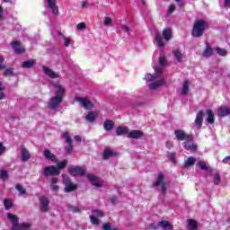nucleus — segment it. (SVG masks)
I'll return each mask as SVG.
<instances>
[{"label": "nucleus", "mask_w": 230, "mask_h": 230, "mask_svg": "<svg viewBox=\"0 0 230 230\" xmlns=\"http://www.w3.org/2000/svg\"><path fill=\"white\" fill-rule=\"evenodd\" d=\"M154 69L155 75L147 73L144 77L146 82H151L149 84V89L151 91H155L156 89L163 87V85H166V75H164V72H163V68L154 67Z\"/></svg>", "instance_id": "nucleus-1"}, {"label": "nucleus", "mask_w": 230, "mask_h": 230, "mask_svg": "<svg viewBox=\"0 0 230 230\" xmlns=\"http://www.w3.org/2000/svg\"><path fill=\"white\" fill-rule=\"evenodd\" d=\"M50 89L55 93V96L49 100V107L53 110L58 109V107H60V103H62L64 100V96H66V87L57 82L50 84Z\"/></svg>", "instance_id": "nucleus-2"}, {"label": "nucleus", "mask_w": 230, "mask_h": 230, "mask_svg": "<svg viewBox=\"0 0 230 230\" xmlns=\"http://www.w3.org/2000/svg\"><path fill=\"white\" fill-rule=\"evenodd\" d=\"M7 218L13 224V230H28L31 227V224L30 223H19V218L15 215L8 213Z\"/></svg>", "instance_id": "nucleus-3"}, {"label": "nucleus", "mask_w": 230, "mask_h": 230, "mask_svg": "<svg viewBox=\"0 0 230 230\" xmlns=\"http://www.w3.org/2000/svg\"><path fill=\"white\" fill-rule=\"evenodd\" d=\"M206 26H208V24L206 23V22L202 20L196 22L192 29V36L202 37V35H204V31L206 30Z\"/></svg>", "instance_id": "nucleus-4"}, {"label": "nucleus", "mask_w": 230, "mask_h": 230, "mask_svg": "<svg viewBox=\"0 0 230 230\" xmlns=\"http://www.w3.org/2000/svg\"><path fill=\"white\" fill-rule=\"evenodd\" d=\"M63 177V184L65 186L64 191L65 193H71V191H75L78 185L71 181V179L67 177L66 174H62Z\"/></svg>", "instance_id": "nucleus-5"}, {"label": "nucleus", "mask_w": 230, "mask_h": 230, "mask_svg": "<svg viewBox=\"0 0 230 230\" xmlns=\"http://www.w3.org/2000/svg\"><path fill=\"white\" fill-rule=\"evenodd\" d=\"M153 186H158L160 188L161 193L166 195V190H168V183L164 181V175L159 173L156 181L153 183Z\"/></svg>", "instance_id": "nucleus-6"}, {"label": "nucleus", "mask_w": 230, "mask_h": 230, "mask_svg": "<svg viewBox=\"0 0 230 230\" xmlns=\"http://www.w3.org/2000/svg\"><path fill=\"white\" fill-rule=\"evenodd\" d=\"M75 101L81 105L84 109H86L87 111L93 109L94 107V103L89 100L87 97H75Z\"/></svg>", "instance_id": "nucleus-7"}, {"label": "nucleus", "mask_w": 230, "mask_h": 230, "mask_svg": "<svg viewBox=\"0 0 230 230\" xmlns=\"http://www.w3.org/2000/svg\"><path fill=\"white\" fill-rule=\"evenodd\" d=\"M43 175H45V177H54L55 175H60V170L55 167V165H49L43 169Z\"/></svg>", "instance_id": "nucleus-8"}, {"label": "nucleus", "mask_w": 230, "mask_h": 230, "mask_svg": "<svg viewBox=\"0 0 230 230\" xmlns=\"http://www.w3.org/2000/svg\"><path fill=\"white\" fill-rule=\"evenodd\" d=\"M87 178L90 181L91 184H93V186H95V188H103V180L98 178V176L88 174Z\"/></svg>", "instance_id": "nucleus-9"}, {"label": "nucleus", "mask_w": 230, "mask_h": 230, "mask_svg": "<svg viewBox=\"0 0 230 230\" xmlns=\"http://www.w3.org/2000/svg\"><path fill=\"white\" fill-rule=\"evenodd\" d=\"M92 213L93 215L90 216L91 223L93 224V226H98V224H100L98 218L104 217L103 212L102 210H93Z\"/></svg>", "instance_id": "nucleus-10"}, {"label": "nucleus", "mask_w": 230, "mask_h": 230, "mask_svg": "<svg viewBox=\"0 0 230 230\" xmlns=\"http://www.w3.org/2000/svg\"><path fill=\"white\" fill-rule=\"evenodd\" d=\"M68 172L73 177H76V175H79L80 177H84V175H85V171L78 166H70L68 168Z\"/></svg>", "instance_id": "nucleus-11"}, {"label": "nucleus", "mask_w": 230, "mask_h": 230, "mask_svg": "<svg viewBox=\"0 0 230 230\" xmlns=\"http://www.w3.org/2000/svg\"><path fill=\"white\" fill-rule=\"evenodd\" d=\"M63 137L66 139V142L67 143V146L65 148V150L66 154H71V152H73V139L67 132H65L63 134Z\"/></svg>", "instance_id": "nucleus-12"}, {"label": "nucleus", "mask_w": 230, "mask_h": 230, "mask_svg": "<svg viewBox=\"0 0 230 230\" xmlns=\"http://www.w3.org/2000/svg\"><path fill=\"white\" fill-rule=\"evenodd\" d=\"M172 57L176 62H179V64H182V62H184V54L180 49H175L172 50Z\"/></svg>", "instance_id": "nucleus-13"}, {"label": "nucleus", "mask_w": 230, "mask_h": 230, "mask_svg": "<svg viewBox=\"0 0 230 230\" xmlns=\"http://www.w3.org/2000/svg\"><path fill=\"white\" fill-rule=\"evenodd\" d=\"M203 121H204V111H199L197 113L196 119L194 120L195 128L198 130H200V128H202Z\"/></svg>", "instance_id": "nucleus-14"}, {"label": "nucleus", "mask_w": 230, "mask_h": 230, "mask_svg": "<svg viewBox=\"0 0 230 230\" xmlns=\"http://www.w3.org/2000/svg\"><path fill=\"white\" fill-rule=\"evenodd\" d=\"M162 36L164 37V40L165 42H170L172 39H173V32L171 28H166L162 31Z\"/></svg>", "instance_id": "nucleus-15"}, {"label": "nucleus", "mask_w": 230, "mask_h": 230, "mask_svg": "<svg viewBox=\"0 0 230 230\" xmlns=\"http://www.w3.org/2000/svg\"><path fill=\"white\" fill-rule=\"evenodd\" d=\"M144 133L141 130L134 129L128 133V137L130 139H139L143 137Z\"/></svg>", "instance_id": "nucleus-16"}, {"label": "nucleus", "mask_w": 230, "mask_h": 230, "mask_svg": "<svg viewBox=\"0 0 230 230\" xmlns=\"http://www.w3.org/2000/svg\"><path fill=\"white\" fill-rule=\"evenodd\" d=\"M12 48H13V51L16 52L18 55H20V53H24V51H25L23 46L21 45V42H19V41H13L12 43Z\"/></svg>", "instance_id": "nucleus-17"}, {"label": "nucleus", "mask_w": 230, "mask_h": 230, "mask_svg": "<svg viewBox=\"0 0 230 230\" xmlns=\"http://www.w3.org/2000/svg\"><path fill=\"white\" fill-rule=\"evenodd\" d=\"M44 157L49 159V161H52V163L57 164L58 163V159H57V156L49 151V149H46L43 153Z\"/></svg>", "instance_id": "nucleus-18"}, {"label": "nucleus", "mask_w": 230, "mask_h": 230, "mask_svg": "<svg viewBox=\"0 0 230 230\" xmlns=\"http://www.w3.org/2000/svg\"><path fill=\"white\" fill-rule=\"evenodd\" d=\"M229 114H230V108L229 107L221 106L217 110V116H219L220 118H224L226 116H229Z\"/></svg>", "instance_id": "nucleus-19"}, {"label": "nucleus", "mask_w": 230, "mask_h": 230, "mask_svg": "<svg viewBox=\"0 0 230 230\" xmlns=\"http://www.w3.org/2000/svg\"><path fill=\"white\" fill-rule=\"evenodd\" d=\"M49 207V199L46 197H41L40 199V211L46 213L48 211V208Z\"/></svg>", "instance_id": "nucleus-20"}, {"label": "nucleus", "mask_w": 230, "mask_h": 230, "mask_svg": "<svg viewBox=\"0 0 230 230\" xmlns=\"http://www.w3.org/2000/svg\"><path fill=\"white\" fill-rule=\"evenodd\" d=\"M43 73L49 76V78H58V74L48 66H43Z\"/></svg>", "instance_id": "nucleus-21"}, {"label": "nucleus", "mask_w": 230, "mask_h": 230, "mask_svg": "<svg viewBox=\"0 0 230 230\" xmlns=\"http://www.w3.org/2000/svg\"><path fill=\"white\" fill-rule=\"evenodd\" d=\"M174 136L176 139H178V141H184L188 139V135H186V133H184V131L181 129H176L174 131Z\"/></svg>", "instance_id": "nucleus-22"}, {"label": "nucleus", "mask_w": 230, "mask_h": 230, "mask_svg": "<svg viewBox=\"0 0 230 230\" xmlns=\"http://www.w3.org/2000/svg\"><path fill=\"white\" fill-rule=\"evenodd\" d=\"M155 42L158 48H164V46H166L164 44V40H163V36H161V33L159 32H156L155 35Z\"/></svg>", "instance_id": "nucleus-23"}, {"label": "nucleus", "mask_w": 230, "mask_h": 230, "mask_svg": "<svg viewBox=\"0 0 230 230\" xmlns=\"http://www.w3.org/2000/svg\"><path fill=\"white\" fill-rule=\"evenodd\" d=\"M184 148L185 150H190L191 152H195L197 150V145L193 144L191 138L184 142Z\"/></svg>", "instance_id": "nucleus-24"}, {"label": "nucleus", "mask_w": 230, "mask_h": 230, "mask_svg": "<svg viewBox=\"0 0 230 230\" xmlns=\"http://www.w3.org/2000/svg\"><path fill=\"white\" fill-rule=\"evenodd\" d=\"M50 190L52 191H54L55 193H58V191L60 190V187L58 186V178L51 179Z\"/></svg>", "instance_id": "nucleus-25"}, {"label": "nucleus", "mask_w": 230, "mask_h": 230, "mask_svg": "<svg viewBox=\"0 0 230 230\" xmlns=\"http://www.w3.org/2000/svg\"><path fill=\"white\" fill-rule=\"evenodd\" d=\"M47 3L50 10L53 11V13L57 15V13H58V6H57V0H47Z\"/></svg>", "instance_id": "nucleus-26"}, {"label": "nucleus", "mask_w": 230, "mask_h": 230, "mask_svg": "<svg viewBox=\"0 0 230 230\" xmlns=\"http://www.w3.org/2000/svg\"><path fill=\"white\" fill-rule=\"evenodd\" d=\"M96 118H98V112L97 111H90L85 116L86 121H89L90 123H94V121H96Z\"/></svg>", "instance_id": "nucleus-27"}, {"label": "nucleus", "mask_w": 230, "mask_h": 230, "mask_svg": "<svg viewBox=\"0 0 230 230\" xmlns=\"http://www.w3.org/2000/svg\"><path fill=\"white\" fill-rule=\"evenodd\" d=\"M158 226L162 227L164 230H172L173 229V225L170 224L168 221H161L158 223Z\"/></svg>", "instance_id": "nucleus-28"}, {"label": "nucleus", "mask_w": 230, "mask_h": 230, "mask_svg": "<svg viewBox=\"0 0 230 230\" xmlns=\"http://www.w3.org/2000/svg\"><path fill=\"white\" fill-rule=\"evenodd\" d=\"M189 92H190V82L184 81L182 84V87L180 91V94H182L184 96L188 94Z\"/></svg>", "instance_id": "nucleus-29"}, {"label": "nucleus", "mask_w": 230, "mask_h": 230, "mask_svg": "<svg viewBox=\"0 0 230 230\" xmlns=\"http://www.w3.org/2000/svg\"><path fill=\"white\" fill-rule=\"evenodd\" d=\"M30 157H31L30 151H28L26 147L22 146V161L26 162L30 159Z\"/></svg>", "instance_id": "nucleus-30"}, {"label": "nucleus", "mask_w": 230, "mask_h": 230, "mask_svg": "<svg viewBox=\"0 0 230 230\" xmlns=\"http://www.w3.org/2000/svg\"><path fill=\"white\" fill-rule=\"evenodd\" d=\"M187 222H188V230H197V227H199L197 221L193 219H188Z\"/></svg>", "instance_id": "nucleus-31"}, {"label": "nucleus", "mask_w": 230, "mask_h": 230, "mask_svg": "<svg viewBox=\"0 0 230 230\" xmlns=\"http://www.w3.org/2000/svg\"><path fill=\"white\" fill-rule=\"evenodd\" d=\"M114 155H116V152L111 149H106L103 152V159H111V157H114Z\"/></svg>", "instance_id": "nucleus-32"}, {"label": "nucleus", "mask_w": 230, "mask_h": 230, "mask_svg": "<svg viewBox=\"0 0 230 230\" xmlns=\"http://www.w3.org/2000/svg\"><path fill=\"white\" fill-rule=\"evenodd\" d=\"M104 130H107L108 132L112 130L114 128V121L112 120H106L103 124Z\"/></svg>", "instance_id": "nucleus-33"}, {"label": "nucleus", "mask_w": 230, "mask_h": 230, "mask_svg": "<svg viewBox=\"0 0 230 230\" xmlns=\"http://www.w3.org/2000/svg\"><path fill=\"white\" fill-rule=\"evenodd\" d=\"M207 121L208 123L213 124L215 123V115L211 110H207Z\"/></svg>", "instance_id": "nucleus-34"}, {"label": "nucleus", "mask_w": 230, "mask_h": 230, "mask_svg": "<svg viewBox=\"0 0 230 230\" xmlns=\"http://www.w3.org/2000/svg\"><path fill=\"white\" fill-rule=\"evenodd\" d=\"M58 34L62 37L63 40H64V46L66 48H69V46H71V40L66 36H64V34H62V32L58 31Z\"/></svg>", "instance_id": "nucleus-35"}, {"label": "nucleus", "mask_w": 230, "mask_h": 230, "mask_svg": "<svg viewBox=\"0 0 230 230\" xmlns=\"http://www.w3.org/2000/svg\"><path fill=\"white\" fill-rule=\"evenodd\" d=\"M123 134H128V127H119L117 128V136H123Z\"/></svg>", "instance_id": "nucleus-36"}, {"label": "nucleus", "mask_w": 230, "mask_h": 230, "mask_svg": "<svg viewBox=\"0 0 230 230\" xmlns=\"http://www.w3.org/2000/svg\"><path fill=\"white\" fill-rule=\"evenodd\" d=\"M197 162V159H195V157L190 156L189 157L186 161H185V166H193V164H195V163Z\"/></svg>", "instance_id": "nucleus-37"}, {"label": "nucleus", "mask_w": 230, "mask_h": 230, "mask_svg": "<svg viewBox=\"0 0 230 230\" xmlns=\"http://www.w3.org/2000/svg\"><path fill=\"white\" fill-rule=\"evenodd\" d=\"M33 66H35V60L34 59L24 61L22 63V67H25V68L33 67Z\"/></svg>", "instance_id": "nucleus-38"}, {"label": "nucleus", "mask_w": 230, "mask_h": 230, "mask_svg": "<svg viewBox=\"0 0 230 230\" xmlns=\"http://www.w3.org/2000/svg\"><path fill=\"white\" fill-rule=\"evenodd\" d=\"M4 206L5 209H12V207L13 206V202L10 199H5L4 200Z\"/></svg>", "instance_id": "nucleus-39"}, {"label": "nucleus", "mask_w": 230, "mask_h": 230, "mask_svg": "<svg viewBox=\"0 0 230 230\" xmlns=\"http://www.w3.org/2000/svg\"><path fill=\"white\" fill-rule=\"evenodd\" d=\"M159 64L160 66H166V56L164 54H160L159 56Z\"/></svg>", "instance_id": "nucleus-40"}, {"label": "nucleus", "mask_w": 230, "mask_h": 230, "mask_svg": "<svg viewBox=\"0 0 230 230\" xmlns=\"http://www.w3.org/2000/svg\"><path fill=\"white\" fill-rule=\"evenodd\" d=\"M0 179H2V181H6V179H8V172L0 170Z\"/></svg>", "instance_id": "nucleus-41"}, {"label": "nucleus", "mask_w": 230, "mask_h": 230, "mask_svg": "<svg viewBox=\"0 0 230 230\" xmlns=\"http://www.w3.org/2000/svg\"><path fill=\"white\" fill-rule=\"evenodd\" d=\"M211 55H213V49L210 47H207L203 53V57H211Z\"/></svg>", "instance_id": "nucleus-42"}, {"label": "nucleus", "mask_w": 230, "mask_h": 230, "mask_svg": "<svg viewBox=\"0 0 230 230\" xmlns=\"http://www.w3.org/2000/svg\"><path fill=\"white\" fill-rule=\"evenodd\" d=\"M66 166H67V160H64L63 162L58 163L57 168L60 172V170L66 168Z\"/></svg>", "instance_id": "nucleus-43"}, {"label": "nucleus", "mask_w": 230, "mask_h": 230, "mask_svg": "<svg viewBox=\"0 0 230 230\" xmlns=\"http://www.w3.org/2000/svg\"><path fill=\"white\" fill-rule=\"evenodd\" d=\"M15 189L17 190V191H19L20 195H26V190H24V188L21 185H16Z\"/></svg>", "instance_id": "nucleus-44"}, {"label": "nucleus", "mask_w": 230, "mask_h": 230, "mask_svg": "<svg viewBox=\"0 0 230 230\" xmlns=\"http://www.w3.org/2000/svg\"><path fill=\"white\" fill-rule=\"evenodd\" d=\"M216 51L218 55H220V57H226L227 55V50L224 49H217Z\"/></svg>", "instance_id": "nucleus-45"}, {"label": "nucleus", "mask_w": 230, "mask_h": 230, "mask_svg": "<svg viewBox=\"0 0 230 230\" xmlns=\"http://www.w3.org/2000/svg\"><path fill=\"white\" fill-rule=\"evenodd\" d=\"M198 166L200 168V170H208V164L205 162H199Z\"/></svg>", "instance_id": "nucleus-46"}, {"label": "nucleus", "mask_w": 230, "mask_h": 230, "mask_svg": "<svg viewBox=\"0 0 230 230\" xmlns=\"http://www.w3.org/2000/svg\"><path fill=\"white\" fill-rule=\"evenodd\" d=\"M102 229L103 230H118V228L116 227L112 228V226H111V223H106L105 225H103Z\"/></svg>", "instance_id": "nucleus-47"}, {"label": "nucleus", "mask_w": 230, "mask_h": 230, "mask_svg": "<svg viewBox=\"0 0 230 230\" xmlns=\"http://www.w3.org/2000/svg\"><path fill=\"white\" fill-rule=\"evenodd\" d=\"M173 12H175V5L174 4L169 5L167 15H172Z\"/></svg>", "instance_id": "nucleus-48"}, {"label": "nucleus", "mask_w": 230, "mask_h": 230, "mask_svg": "<svg viewBox=\"0 0 230 230\" xmlns=\"http://www.w3.org/2000/svg\"><path fill=\"white\" fill-rule=\"evenodd\" d=\"M220 174H215L214 176V184H220Z\"/></svg>", "instance_id": "nucleus-49"}, {"label": "nucleus", "mask_w": 230, "mask_h": 230, "mask_svg": "<svg viewBox=\"0 0 230 230\" xmlns=\"http://www.w3.org/2000/svg\"><path fill=\"white\" fill-rule=\"evenodd\" d=\"M86 27L85 22H80L76 26L77 30L79 31L85 30Z\"/></svg>", "instance_id": "nucleus-50"}, {"label": "nucleus", "mask_w": 230, "mask_h": 230, "mask_svg": "<svg viewBox=\"0 0 230 230\" xmlns=\"http://www.w3.org/2000/svg\"><path fill=\"white\" fill-rule=\"evenodd\" d=\"M112 22V19H111V17H106L104 19V26H109V24H111Z\"/></svg>", "instance_id": "nucleus-51"}, {"label": "nucleus", "mask_w": 230, "mask_h": 230, "mask_svg": "<svg viewBox=\"0 0 230 230\" xmlns=\"http://www.w3.org/2000/svg\"><path fill=\"white\" fill-rule=\"evenodd\" d=\"M13 68H7V69H5V71H4V75H6V76H10V75H13Z\"/></svg>", "instance_id": "nucleus-52"}, {"label": "nucleus", "mask_w": 230, "mask_h": 230, "mask_svg": "<svg viewBox=\"0 0 230 230\" xmlns=\"http://www.w3.org/2000/svg\"><path fill=\"white\" fill-rule=\"evenodd\" d=\"M4 152H6V147L3 146V143H0V155L4 154Z\"/></svg>", "instance_id": "nucleus-53"}, {"label": "nucleus", "mask_w": 230, "mask_h": 230, "mask_svg": "<svg viewBox=\"0 0 230 230\" xmlns=\"http://www.w3.org/2000/svg\"><path fill=\"white\" fill-rule=\"evenodd\" d=\"M70 209L73 213H80V208L78 207H71Z\"/></svg>", "instance_id": "nucleus-54"}, {"label": "nucleus", "mask_w": 230, "mask_h": 230, "mask_svg": "<svg viewBox=\"0 0 230 230\" xmlns=\"http://www.w3.org/2000/svg\"><path fill=\"white\" fill-rule=\"evenodd\" d=\"M123 31H126V33H128L130 31V28L127 25H122Z\"/></svg>", "instance_id": "nucleus-55"}, {"label": "nucleus", "mask_w": 230, "mask_h": 230, "mask_svg": "<svg viewBox=\"0 0 230 230\" xmlns=\"http://www.w3.org/2000/svg\"><path fill=\"white\" fill-rule=\"evenodd\" d=\"M111 204H116L118 202V198L116 197H112L110 199Z\"/></svg>", "instance_id": "nucleus-56"}, {"label": "nucleus", "mask_w": 230, "mask_h": 230, "mask_svg": "<svg viewBox=\"0 0 230 230\" xmlns=\"http://www.w3.org/2000/svg\"><path fill=\"white\" fill-rule=\"evenodd\" d=\"M3 62H4V58H3V57L0 56V69H3Z\"/></svg>", "instance_id": "nucleus-57"}, {"label": "nucleus", "mask_w": 230, "mask_h": 230, "mask_svg": "<svg viewBox=\"0 0 230 230\" xmlns=\"http://www.w3.org/2000/svg\"><path fill=\"white\" fill-rule=\"evenodd\" d=\"M229 161H230V156H226V158H224L223 163L226 164L229 163Z\"/></svg>", "instance_id": "nucleus-58"}, {"label": "nucleus", "mask_w": 230, "mask_h": 230, "mask_svg": "<svg viewBox=\"0 0 230 230\" xmlns=\"http://www.w3.org/2000/svg\"><path fill=\"white\" fill-rule=\"evenodd\" d=\"M75 141H77L78 143H80L81 141H82V137H80V136H75Z\"/></svg>", "instance_id": "nucleus-59"}, {"label": "nucleus", "mask_w": 230, "mask_h": 230, "mask_svg": "<svg viewBox=\"0 0 230 230\" xmlns=\"http://www.w3.org/2000/svg\"><path fill=\"white\" fill-rule=\"evenodd\" d=\"M149 227L150 229H157V226H155V224H151Z\"/></svg>", "instance_id": "nucleus-60"}, {"label": "nucleus", "mask_w": 230, "mask_h": 230, "mask_svg": "<svg viewBox=\"0 0 230 230\" xmlns=\"http://www.w3.org/2000/svg\"><path fill=\"white\" fill-rule=\"evenodd\" d=\"M4 89H6V86H4L3 84H0V91H4Z\"/></svg>", "instance_id": "nucleus-61"}, {"label": "nucleus", "mask_w": 230, "mask_h": 230, "mask_svg": "<svg viewBox=\"0 0 230 230\" xmlns=\"http://www.w3.org/2000/svg\"><path fill=\"white\" fill-rule=\"evenodd\" d=\"M225 6H230V0L225 1Z\"/></svg>", "instance_id": "nucleus-62"}, {"label": "nucleus", "mask_w": 230, "mask_h": 230, "mask_svg": "<svg viewBox=\"0 0 230 230\" xmlns=\"http://www.w3.org/2000/svg\"><path fill=\"white\" fill-rule=\"evenodd\" d=\"M166 146L167 148H172V145L171 142H167Z\"/></svg>", "instance_id": "nucleus-63"}, {"label": "nucleus", "mask_w": 230, "mask_h": 230, "mask_svg": "<svg viewBox=\"0 0 230 230\" xmlns=\"http://www.w3.org/2000/svg\"><path fill=\"white\" fill-rule=\"evenodd\" d=\"M0 100H4V93H0Z\"/></svg>", "instance_id": "nucleus-64"}]
</instances>
